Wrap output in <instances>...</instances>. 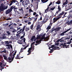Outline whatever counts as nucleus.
Returning <instances> with one entry per match:
<instances>
[{
	"mask_svg": "<svg viewBox=\"0 0 72 72\" xmlns=\"http://www.w3.org/2000/svg\"><path fill=\"white\" fill-rule=\"evenodd\" d=\"M68 0H66V1L65 2L63 3V5L64 6L65 5H66V4H68Z\"/></svg>",
	"mask_w": 72,
	"mask_h": 72,
	"instance_id": "f3484780",
	"label": "nucleus"
},
{
	"mask_svg": "<svg viewBox=\"0 0 72 72\" xmlns=\"http://www.w3.org/2000/svg\"><path fill=\"white\" fill-rule=\"evenodd\" d=\"M45 36H46V33H45L43 35V36H42L43 37H44L45 38Z\"/></svg>",
	"mask_w": 72,
	"mask_h": 72,
	"instance_id": "8fccbe9b",
	"label": "nucleus"
},
{
	"mask_svg": "<svg viewBox=\"0 0 72 72\" xmlns=\"http://www.w3.org/2000/svg\"><path fill=\"white\" fill-rule=\"evenodd\" d=\"M58 13H59V12H58L57 11V12L55 13L56 15H57H57L58 14Z\"/></svg>",
	"mask_w": 72,
	"mask_h": 72,
	"instance_id": "774afa93",
	"label": "nucleus"
},
{
	"mask_svg": "<svg viewBox=\"0 0 72 72\" xmlns=\"http://www.w3.org/2000/svg\"><path fill=\"white\" fill-rule=\"evenodd\" d=\"M17 53V52L16 51H15V53H13V54H12V53H10V56H12V55L13 56V55H14V56H15V54H16V53Z\"/></svg>",
	"mask_w": 72,
	"mask_h": 72,
	"instance_id": "a878e982",
	"label": "nucleus"
},
{
	"mask_svg": "<svg viewBox=\"0 0 72 72\" xmlns=\"http://www.w3.org/2000/svg\"><path fill=\"white\" fill-rule=\"evenodd\" d=\"M3 64V63L2 62H0V66L1 67H2V65Z\"/></svg>",
	"mask_w": 72,
	"mask_h": 72,
	"instance_id": "69168bd1",
	"label": "nucleus"
},
{
	"mask_svg": "<svg viewBox=\"0 0 72 72\" xmlns=\"http://www.w3.org/2000/svg\"><path fill=\"white\" fill-rule=\"evenodd\" d=\"M58 48V47H57V46H55V48H54V49H51L50 50V51H50V53H53V50H57L56 48Z\"/></svg>",
	"mask_w": 72,
	"mask_h": 72,
	"instance_id": "f8f14e48",
	"label": "nucleus"
},
{
	"mask_svg": "<svg viewBox=\"0 0 72 72\" xmlns=\"http://www.w3.org/2000/svg\"><path fill=\"white\" fill-rule=\"evenodd\" d=\"M51 30V32H53V31H59L60 29H61V27H58L57 28H56L55 29V28H53Z\"/></svg>",
	"mask_w": 72,
	"mask_h": 72,
	"instance_id": "7ed1b4c3",
	"label": "nucleus"
},
{
	"mask_svg": "<svg viewBox=\"0 0 72 72\" xmlns=\"http://www.w3.org/2000/svg\"><path fill=\"white\" fill-rule=\"evenodd\" d=\"M45 39H49V36H47L46 38H45Z\"/></svg>",
	"mask_w": 72,
	"mask_h": 72,
	"instance_id": "052dcab7",
	"label": "nucleus"
},
{
	"mask_svg": "<svg viewBox=\"0 0 72 72\" xmlns=\"http://www.w3.org/2000/svg\"><path fill=\"white\" fill-rule=\"evenodd\" d=\"M40 27V25H38L37 27V30H38Z\"/></svg>",
	"mask_w": 72,
	"mask_h": 72,
	"instance_id": "7c9ffc66",
	"label": "nucleus"
},
{
	"mask_svg": "<svg viewBox=\"0 0 72 72\" xmlns=\"http://www.w3.org/2000/svg\"><path fill=\"white\" fill-rule=\"evenodd\" d=\"M52 24H52V23H51V22H50V23L49 24L50 26L51 27V26L52 25Z\"/></svg>",
	"mask_w": 72,
	"mask_h": 72,
	"instance_id": "13d9d810",
	"label": "nucleus"
},
{
	"mask_svg": "<svg viewBox=\"0 0 72 72\" xmlns=\"http://www.w3.org/2000/svg\"><path fill=\"white\" fill-rule=\"evenodd\" d=\"M72 42V41H71V40H70L69 42H68L67 43L68 44H71V42Z\"/></svg>",
	"mask_w": 72,
	"mask_h": 72,
	"instance_id": "6e6d98bb",
	"label": "nucleus"
},
{
	"mask_svg": "<svg viewBox=\"0 0 72 72\" xmlns=\"http://www.w3.org/2000/svg\"><path fill=\"white\" fill-rule=\"evenodd\" d=\"M25 31L26 32L30 31V28L26 27L25 29Z\"/></svg>",
	"mask_w": 72,
	"mask_h": 72,
	"instance_id": "393cba45",
	"label": "nucleus"
},
{
	"mask_svg": "<svg viewBox=\"0 0 72 72\" xmlns=\"http://www.w3.org/2000/svg\"><path fill=\"white\" fill-rule=\"evenodd\" d=\"M56 4H60L61 3L60 2V0H58L56 3Z\"/></svg>",
	"mask_w": 72,
	"mask_h": 72,
	"instance_id": "cd10ccee",
	"label": "nucleus"
},
{
	"mask_svg": "<svg viewBox=\"0 0 72 72\" xmlns=\"http://www.w3.org/2000/svg\"><path fill=\"white\" fill-rule=\"evenodd\" d=\"M5 5L3 4H2L1 6H0V13L3 12L5 9H6L8 8V5L6 7L4 6Z\"/></svg>",
	"mask_w": 72,
	"mask_h": 72,
	"instance_id": "f257e3e1",
	"label": "nucleus"
},
{
	"mask_svg": "<svg viewBox=\"0 0 72 72\" xmlns=\"http://www.w3.org/2000/svg\"><path fill=\"white\" fill-rule=\"evenodd\" d=\"M11 56H13V57H12V58H11V61H10L9 62V63H11L12 62V61H13V59H14V57H15V56H14V55H11Z\"/></svg>",
	"mask_w": 72,
	"mask_h": 72,
	"instance_id": "6ab92c4d",
	"label": "nucleus"
},
{
	"mask_svg": "<svg viewBox=\"0 0 72 72\" xmlns=\"http://www.w3.org/2000/svg\"><path fill=\"white\" fill-rule=\"evenodd\" d=\"M56 6H57V5H55V6H54L53 7V8H50V10H53L55 9V7Z\"/></svg>",
	"mask_w": 72,
	"mask_h": 72,
	"instance_id": "bb28decb",
	"label": "nucleus"
},
{
	"mask_svg": "<svg viewBox=\"0 0 72 72\" xmlns=\"http://www.w3.org/2000/svg\"><path fill=\"white\" fill-rule=\"evenodd\" d=\"M8 25H9V23H7L5 24L4 26L5 27H6V26H8Z\"/></svg>",
	"mask_w": 72,
	"mask_h": 72,
	"instance_id": "864d4df0",
	"label": "nucleus"
},
{
	"mask_svg": "<svg viewBox=\"0 0 72 72\" xmlns=\"http://www.w3.org/2000/svg\"><path fill=\"white\" fill-rule=\"evenodd\" d=\"M36 14V13L35 12H34L33 13V15H35Z\"/></svg>",
	"mask_w": 72,
	"mask_h": 72,
	"instance_id": "0e129e2a",
	"label": "nucleus"
},
{
	"mask_svg": "<svg viewBox=\"0 0 72 72\" xmlns=\"http://www.w3.org/2000/svg\"><path fill=\"white\" fill-rule=\"evenodd\" d=\"M9 46H10V47L11 48V49H12L13 48V47H12V45L10 44Z\"/></svg>",
	"mask_w": 72,
	"mask_h": 72,
	"instance_id": "e2e57ef3",
	"label": "nucleus"
},
{
	"mask_svg": "<svg viewBox=\"0 0 72 72\" xmlns=\"http://www.w3.org/2000/svg\"><path fill=\"white\" fill-rule=\"evenodd\" d=\"M22 40H23L24 42H25V41H26V38H24L23 39H22Z\"/></svg>",
	"mask_w": 72,
	"mask_h": 72,
	"instance_id": "ea45409f",
	"label": "nucleus"
},
{
	"mask_svg": "<svg viewBox=\"0 0 72 72\" xmlns=\"http://www.w3.org/2000/svg\"><path fill=\"white\" fill-rule=\"evenodd\" d=\"M52 17V18H53V17H54V14H52L51 16H50V17Z\"/></svg>",
	"mask_w": 72,
	"mask_h": 72,
	"instance_id": "5fc2aeb1",
	"label": "nucleus"
},
{
	"mask_svg": "<svg viewBox=\"0 0 72 72\" xmlns=\"http://www.w3.org/2000/svg\"><path fill=\"white\" fill-rule=\"evenodd\" d=\"M19 10H20V11H21L22 12L21 13L22 14H23V8L21 7V8L20 9H19Z\"/></svg>",
	"mask_w": 72,
	"mask_h": 72,
	"instance_id": "5701e85b",
	"label": "nucleus"
},
{
	"mask_svg": "<svg viewBox=\"0 0 72 72\" xmlns=\"http://www.w3.org/2000/svg\"><path fill=\"white\" fill-rule=\"evenodd\" d=\"M13 24V23H10L9 25H8V27H10V26H11Z\"/></svg>",
	"mask_w": 72,
	"mask_h": 72,
	"instance_id": "37998d69",
	"label": "nucleus"
},
{
	"mask_svg": "<svg viewBox=\"0 0 72 72\" xmlns=\"http://www.w3.org/2000/svg\"><path fill=\"white\" fill-rule=\"evenodd\" d=\"M21 29V27H19V28H17V30H19Z\"/></svg>",
	"mask_w": 72,
	"mask_h": 72,
	"instance_id": "338daca9",
	"label": "nucleus"
},
{
	"mask_svg": "<svg viewBox=\"0 0 72 72\" xmlns=\"http://www.w3.org/2000/svg\"><path fill=\"white\" fill-rule=\"evenodd\" d=\"M36 42L37 44H38V43H39V40H37L36 41Z\"/></svg>",
	"mask_w": 72,
	"mask_h": 72,
	"instance_id": "603ef678",
	"label": "nucleus"
},
{
	"mask_svg": "<svg viewBox=\"0 0 72 72\" xmlns=\"http://www.w3.org/2000/svg\"><path fill=\"white\" fill-rule=\"evenodd\" d=\"M43 39H45V37L42 36L40 39L41 40H43Z\"/></svg>",
	"mask_w": 72,
	"mask_h": 72,
	"instance_id": "58836bf2",
	"label": "nucleus"
},
{
	"mask_svg": "<svg viewBox=\"0 0 72 72\" xmlns=\"http://www.w3.org/2000/svg\"><path fill=\"white\" fill-rule=\"evenodd\" d=\"M35 38H36V37H35V36L34 35L32 36V38L31 39V40L33 41V39H35Z\"/></svg>",
	"mask_w": 72,
	"mask_h": 72,
	"instance_id": "aec40b11",
	"label": "nucleus"
},
{
	"mask_svg": "<svg viewBox=\"0 0 72 72\" xmlns=\"http://www.w3.org/2000/svg\"><path fill=\"white\" fill-rule=\"evenodd\" d=\"M28 53L27 54V55H30V54L31 53V52H32V51H28Z\"/></svg>",
	"mask_w": 72,
	"mask_h": 72,
	"instance_id": "72a5a7b5",
	"label": "nucleus"
},
{
	"mask_svg": "<svg viewBox=\"0 0 72 72\" xmlns=\"http://www.w3.org/2000/svg\"><path fill=\"white\" fill-rule=\"evenodd\" d=\"M37 37L36 38V39L37 40H38V39H41V36L40 35H37Z\"/></svg>",
	"mask_w": 72,
	"mask_h": 72,
	"instance_id": "412c9836",
	"label": "nucleus"
},
{
	"mask_svg": "<svg viewBox=\"0 0 72 72\" xmlns=\"http://www.w3.org/2000/svg\"><path fill=\"white\" fill-rule=\"evenodd\" d=\"M29 12H33V11L31 9H30L29 10Z\"/></svg>",
	"mask_w": 72,
	"mask_h": 72,
	"instance_id": "680f3d73",
	"label": "nucleus"
},
{
	"mask_svg": "<svg viewBox=\"0 0 72 72\" xmlns=\"http://www.w3.org/2000/svg\"><path fill=\"white\" fill-rule=\"evenodd\" d=\"M12 12V10L10 9H10H8L6 11L5 13L6 14H8L9 13H10V12Z\"/></svg>",
	"mask_w": 72,
	"mask_h": 72,
	"instance_id": "6e6552de",
	"label": "nucleus"
},
{
	"mask_svg": "<svg viewBox=\"0 0 72 72\" xmlns=\"http://www.w3.org/2000/svg\"><path fill=\"white\" fill-rule=\"evenodd\" d=\"M46 21H45V20H43L42 21L40 22V23L41 24H44V23H46Z\"/></svg>",
	"mask_w": 72,
	"mask_h": 72,
	"instance_id": "b1692460",
	"label": "nucleus"
},
{
	"mask_svg": "<svg viewBox=\"0 0 72 72\" xmlns=\"http://www.w3.org/2000/svg\"><path fill=\"white\" fill-rule=\"evenodd\" d=\"M11 3H10V4H9V6H11V5H12L13 4V3L11 1L10 2Z\"/></svg>",
	"mask_w": 72,
	"mask_h": 72,
	"instance_id": "49530a36",
	"label": "nucleus"
},
{
	"mask_svg": "<svg viewBox=\"0 0 72 72\" xmlns=\"http://www.w3.org/2000/svg\"><path fill=\"white\" fill-rule=\"evenodd\" d=\"M46 29L48 31H49V30L50 29H51V27L50 26V25H49L47 27Z\"/></svg>",
	"mask_w": 72,
	"mask_h": 72,
	"instance_id": "4be33fe9",
	"label": "nucleus"
},
{
	"mask_svg": "<svg viewBox=\"0 0 72 72\" xmlns=\"http://www.w3.org/2000/svg\"><path fill=\"white\" fill-rule=\"evenodd\" d=\"M23 48H22L21 49L20 53H22V52H23Z\"/></svg>",
	"mask_w": 72,
	"mask_h": 72,
	"instance_id": "c03bdc74",
	"label": "nucleus"
},
{
	"mask_svg": "<svg viewBox=\"0 0 72 72\" xmlns=\"http://www.w3.org/2000/svg\"><path fill=\"white\" fill-rule=\"evenodd\" d=\"M66 44H67L66 43L61 42V43L60 45L61 46H62H62L65 47L66 46H67V45H66Z\"/></svg>",
	"mask_w": 72,
	"mask_h": 72,
	"instance_id": "9b49d317",
	"label": "nucleus"
},
{
	"mask_svg": "<svg viewBox=\"0 0 72 72\" xmlns=\"http://www.w3.org/2000/svg\"><path fill=\"white\" fill-rule=\"evenodd\" d=\"M12 59V57H8L7 59V60L6 61L7 62H9V63L10 61H11V60Z\"/></svg>",
	"mask_w": 72,
	"mask_h": 72,
	"instance_id": "dca6fc26",
	"label": "nucleus"
},
{
	"mask_svg": "<svg viewBox=\"0 0 72 72\" xmlns=\"http://www.w3.org/2000/svg\"><path fill=\"white\" fill-rule=\"evenodd\" d=\"M52 4V2H51L48 5V6H50V5H51Z\"/></svg>",
	"mask_w": 72,
	"mask_h": 72,
	"instance_id": "4d7b16f0",
	"label": "nucleus"
},
{
	"mask_svg": "<svg viewBox=\"0 0 72 72\" xmlns=\"http://www.w3.org/2000/svg\"><path fill=\"white\" fill-rule=\"evenodd\" d=\"M3 57L4 58V60H7V57H6V55H3Z\"/></svg>",
	"mask_w": 72,
	"mask_h": 72,
	"instance_id": "c85d7f7f",
	"label": "nucleus"
},
{
	"mask_svg": "<svg viewBox=\"0 0 72 72\" xmlns=\"http://www.w3.org/2000/svg\"><path fill=\"white\" fill-rule=\"evenodd\" d=\"M35 20H34L35 22H36V21L37 19V18H38V17H39V15L38 14H36L35 16Z\"/></svg>",
	"mask_w": 72,
	"mask_h": 72,
	"instance_id": "a211bd4d",
	"label": "nucleus"
},
{
	"mask_svg": "<svg viewBox=\"0 0 72 72\" xmlns=\"http://www.w3.org/2000/svg\"><path fill=\"white\" fill-rule=\"evenodd\" d=\"M72 24V20L70 21V22L69 23V25Z\"/></svg>",
	"mask_w": 72,
	"mask_h": 72,
	"instance_id": "4c0bfd02",
	"label": "nucleus"
},
{
	"mask_svg": "<svg viewBox=\"0 0 72 72\" xmlns=\"http://www.w3.org/2000/svg\"><path fill=\"white\" fill-rule=\"evenodd\" d=\"M20 55L19 54H18L17 55V56L15 58L16 59H20L21 58L19 57Z\"/></svg>",
	"mask_w": 72,
	"mask_h": 72,
	"instance_id": "2eb2a0df",
	"label": "nucleus"
},
{
	"mask_svg": "<svg viewBox=\"0 0 72 72\" xmlns=\"http://www.w3.org/2000/svg\"><path fill=\"white\" fill-rule=\"evenodd\" d=\"M67 39H69V38H67L61 40L60 41V42H66V40H67Z\"/></svg>",
	"mask_w": 72,
	"mask_h": 72,
	"instance_id": "4468645a",
	"label": "nucleus"
},
{
	"mask_svg": "<svg viewBox=\"0 0 72 72\" xmlns=\"http://www.w3.org/2000/svg\"><path fill=\"white\" fill-rule=\"evenodd\" d=\"M30 29H32V28H33V24H32L30 27Z\"/></svg>",
	"mask_w": 72,
	"mask_h": 72,
	"instance_id": "e433bc0d",
	"label": "nucleus"
},
{
	"mask_svg": "<svg viewBox=\"0 0 72 72\" xmlns=\"http://www.w3.org/2000/svg\"><path fill=\"white\" fill-rule=\"evenodd\" d=\"M55 46L54 45H52L51 47H50L49 48V49L50 50V48H54Z\"/></svg>",
	"mask_w": 72,
	"mask_h": 72,
	"instance_id": "473e14b6",
	"label": "nucleus"
},
{
	"mask_svg": "<svg viewBox=\"0 0 72 72\" xmlns=\"http://www.w3.org/2000/svg\"><path fill=\"white\" fill-rule=\"evenodd\" d=\"M25 28H26V26H24L22 28V30L21 31L22 32L23 34H26V33L24 32V30H25Z\"/></svg>",
	"mask_w": 72,
	"mask_h": 72,
	"instance_id": "9d476101",
	"label": "nucleus"
},
{
	"mask_svg": "<svg viewBox=\"0 0 72 72\" xmlns=\"http://www.w3.org/2000/svg\"><path fill=\"white\" fill-rule=\"evenodd\" d=\"M71 30V28L68 29L67 30H66V31L64 32H62V33H61L60 34V36H64V33H66V32H67L68 31H70Z\"/></svg>",
	"mask_w": 72,
	"mask_h": 72,
	"instance_id": "39448f33",
	"label": "nucleus"
},
{
	"mask_svg": "<svg viewBox=\"0 0 72 72\" xmlns=\"http://www.w3.org/2000/svg\"><path fill=\"white\" fill-rule=\"evenodd\" d=\"M32 51H33L35 49V46H34V45H33V46H31L30 48H29L28 51H31V50H32Z\"/></svg>",
	"mask_w": 72,
	"mask_h": 72,
	"instance_id": "423d86ee",
	"label": "nucleus"
},
{
	"mask_svg": "<svg viewBox=\"0 0 72 72\" xmlns=\"http://www.w3.org/2000/svg\"><path fill=\"white\" fill-rule=\"evenodd\" d=\"M11 1L13 3H15V2H16V0H12Z\"/></svg>",
	"mask_w": 72,
	"mask_h": 72,
	"instance_id": "a19ab883",
	"label": "nucleus"
},
{
	"mask_svg": "<svg viewBox=\"0 0 72 72\" xmlns=\"http://www.w3.org/2000/svg\"><path fill=\"white\" fill-rule=\"evenodd\" d=\"M64 11H62V13H60V14H58L57 15V17H60V16H61V15L62 16L63 15H64Z\"/></svg>",
	"mask_w": 72,
	"mask_h": 72,
	"instance_id": "ddd939ff",
	"label": "nucleus"
},
{
	"mask_svg": "<svg viewBox=\"0 0 72 72\" xmlns=\"http://www.w3.org/2000/svg\"><path fill=\"white\" fill-rule=\"evenodd\" d=\"M34 1H36V3H38L40 2V0H34Z\"/></svg>",
	"mask_w": 72,
	"mask_h": 72,
	"instance_id": "c9c22d12",
	"label": "nucleus"
},
{
	"mask_svg": "<svg viewBox=\"0 0 72 72\" xmlns=\"http://www.w3.org/2000/svg\"><path fill=\"white\" fill-rule=\"evenodd\" d=\"M11 39H12V40H14V37H11Z\"/></svg>",
	"mask_w": 72,
	"mask_h": 72,
	"instance_id": "bf43d9fd",
	"label": "nucleus"
},
{
	"mask_svg": "<svg viewBox=\"0 0 72 72\" xmlns=\"http://www.w3.org/2000/svg\"><path fill=\"white\" fill-rule=\"evenodd\" d=\"M6 36H3L2 37V39H6Z\"/></svg>",
	"mask_w": 72,
	"mask_h": 72,
	"instance_id": "de8ad7c7",
	"label": "nucleus"
},
{
	"mask_svg": "<svg viewBox=\"0 0 72 72\" xmlns=\"http://www.w3.org/2000/svg\"><path fill=\"white\" fill-rule=\"evenodd\" d=\"M64 39V37H62V38L61 39H60L57 40V42H60V41H61V40H62V39Z\"/></svg>",
	"mask_w": 72,
	"mask_h": 72,
	"instance_id": "2f4dec72",
	"label": "nucleus"
},
{
	"mask_svg": "<svg viewBox=\"0 0 72 72\" xmlns=\"http://www.w3.org/2000/svg\"><path fill=\"white\" fill-rule=\"evenodd\" d=\"M10 9L12 11L13 9H14V11L16 12V11H17V9H18V8L16 7V6L14 5H13L12 6H10Z\"/></svg>",
	"mask_w": 72,
	"mask_h": 72,
	"instance_id": "f03ea898",
	"label": "nucleus"
},
{
	"mask_svg": "<svg viewBox=\"0 0 72 72\" xmlns=\"http://www.w3.org/2000/svg\"><path fill=\"white\" fill-rule=\"evenodd\" d=\"M57 9H58V10H61V8H60L59 5H58V6Z\"/></svg>",
	"mask_w": 72,
	"mask_h": 72,
	"instance_id": "f704fd0d",
	"label": "nucleus"
},
{
	"mask_svg": "<svg viewBox=\"0 0 72 72\" xmlns=\"http://www.w3.org/2000/svg\"><path fill=\"white\" fill-rule=\"evenodd\" d=\"M49 16H48V15H46L44 17V19H43V21H46V22H47V21H48V18H49Z\"/></svg>",
	"mask_w": 72,
	"mask_h": 72,
	"instance_id": "0eeeda50",
	"label": "nucleus"
},
{
	"mask_svg": "<svg viewBox=\"0 0 72 72\" xmlns=\"http://www.w3.org/2000/svg\"><path fill=\"white\" fill-rule=\"evenodd\" d=\"M35 42H34L33 43H32L31 44V46H32V45H33V44H35Z\"/></svg>",
	"mask_w": 72,
	"mask_h": 72,
	"instance_id": "a18cd8bd",
	"label": "nucleus"
},
{
	"mask_svg": "<svg viewBox=\"0 0 72 72\" xmlns=\"http://www.w3.org/2000/svg\"><path fill=\"white\" fill-rule=\"evenodd\" d=\"M5 44H9V41H5Z\"/></svg>",
	"mask_w": 72,
	"mask_h": 72,
	"instance_id": "79ce46f5",
	"label": "nucleus"
},
{
	"mask_svg": "<svg viewBox=\"0 0 72 72\" xmlns=\"http://www.w3.org/2000/svg\"><path fill=\"white\" fill-rule=\"evenodd\" d=\"M22 5H24V6L26 5H28V4L27 3V2L23 1L22 2Z\"/></svg>",
	"mask_w": 72,
	"mask_h": 72,
	"instance_id": "1a4fd4ad",
	"label": "nucleus"
},
{
	"mask_svg": "<svg viewBox=\"0 0 72 72\" xmlns=\"http://www.w3.org/2000/svg\"><path fill=\"white\" fill-rule=\"evenodd\" d=\"M60 18H62V16L59 17L57 18H56V17H55L53 20V23H55V22H56L57 21L60 19Z\"/></svg>",
	"mask_w": 72,
	"mask_h": 72,
	"instance_id": "20e7f679",
	"label": "nucleus"
},
{
	"mask_svg": "<svg viewBox=\"0 0 72 72\" xmlns=\"http://www.w3.org/2000/svg\"><path fill=\"white\" fill-rule=\"evenodd\" d=\"M1 53H6V49H4L3 51L1 52Z\"/></svg>",
	"mask_w": 72,
	"mask_h": 72,
	"instance_id": "c756f323",
	"label": "nucleus"
},
{
	"mask_svg": "<svg viewBox=\"0 0 72 72\" xmlns=\"http://www.w3.org/2000/svg\"><path fill=\"white\" fill-rule=\"evenodd\" d=\"M12 18H8L6 19V21H8V20H11Z\"/></svg>",
	"mask_w": 72,
	"mask_h": 72,
	"instance_id": "09e8293b",
	"label": "nucleus"
},
{
	"mask_svg": "<svg viewBox=\"0 0 72 72\" xmlns=\"http://www.w3.org/2000/svg\"><path fill=\"white\" fill-rule=\"evenodd\" d=\"M45 1V0H41V1L42 3H45L44 2H45V1Z\"/></svg>",
	"mask_w": 72,
	"mask_h": 72,
	"instance_id": "3c124183",
	"label": "nucleus"
}]
</instances>
